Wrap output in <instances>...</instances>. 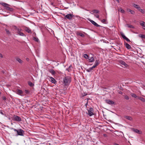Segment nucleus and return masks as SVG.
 <instances>
[{
	"label": "nucleus",
	"instance_id": "f704fd0d",
	"mask_svg": "<svg viewBox=\"0 0 145 145\" xmlns=\"http://www.w3.org/2000/svg\"><path fill=\"white\" fill-rule=\"evenodd\" d=\"M33 39L35 41L38 42V41H39V39H38L36 37H33Z\"/></svg>",
	"mask_w": 145,
	"mask_h": 145
},
{
	"label": "nucleus",
	"instance_id": "423d86ee",
	"mask_svg": "<svg viewBox=\"0 0 145 145\" xmlns=\"http://www.w3.org/2000/svg\"><path fill=\"white\" fill-rule=\"evenodd\" d=\"M105 101L106 103L110 105L114 104V101L110 99H106Z\"/></svg>",
	"mask_w": 145,
	"mask_h": 145
},
{
	"label": "nucleus",
	"instance_id": "052dcab7",
	"mask_svg": "<svg viewBox=\"0 0 145 145\" xmlns=\"http://www.w3.org/2000/svg\"><path fill=\"white\" fill-rule=\"evenodd\" d=\"M1 92L0 91V95H1Z\"/></svg>",
	"mask_w": 145,
	"mask_h": 145
},
{
	"label": "nucleus",
	"instance_id": "13d9d810",
	"mask_svg": "<svg viewBox=\"0 0 145 145\" xmlns=\"http://www.w3.org/2000/svg\"><path fill=\"white\" fill-rule=\"evenodd\" d=\"M26 59L27 60H29V59L28 58H26Z\"/></svg>",
	"mask_w": 145,
	"mask_h": 145
},
{
	"label": "nucleus",
	"instance_id": "bb28decb",
	"mask_svg": "<svg viewBox=\"0 0 145 145\" xmlns=\"http://www.w3.org/2000/svg\"><path fill=\"white\" fill-rule=\"evenodd\" d=\"M99 64V60H96L95 63L94 64L96 66H97Z\"/></svg>",
	"mask_w": 145,
	"mask_h": 145
},
{
	"label": "nucleus",
	"instance_id": "6e6552de",
	"mask_svg": "<svg viewBox=\"0 0 145 145\" xmlns=\"http://www.w3.org/2000/svg\"><path fill=\"white\" fill-rule=\"evenodd\" d=\"M121 35L122 37L124 39L126 40L128 42H130V40L128 39L127 37L124 34L121 33Z\"/></svg>",
	"mask_w": 145,
	"mask_h": 145
},
{
	"label": "nucleus",
	"instance_id": "dca6fc26",
	"mask_svg": "<svg viewBox=\"0 0 145 145\" xmlns=\"http://www.w3.org/2000/svg\"><path fill=\"white\" fill-rule=\"evenodd\" d=\"M133 131L137 133H138L139 134H141V132L139 130H138V129H133Z\"/></svg>",
	"mask_w": 145,
	"mask_h": 145
},
{
	"label": "nucleus",
	"instance_id": "f3484780",
	"mask_svg": "<svg viewBox=\"0 0 145 145\" xmlns=\"http://www.w3.org/2000/svg\"><path fill=\"white\" fill-rule=\"evenodd\" d=\"M49 72L52 74V75H54L56 74V72L53 69H50L49 70Z\"/></svg>",
	"mask_w": 145,
	"mask_h": 145
},
{
	"label": "nucleus",
	"instance_id": "a211bd4d",
	"mask_svg": "<svg viewBox=\"0 0 145 145\" xmlns=\"http://www.w3.org/2000/svg\"><path fill=\"white\" fill-rule=\"evenodd\" d=\"M89 61L90 62H92L94 61V59L93 57H91L90 58H88Z\"/></svg>",
	"mask_w": 145,
	"mask_h": 145
},
{
	"label": "nucleus",
	"instance_id": "5701e85b",
	"mask_svg": "<svg viewBox=\"0 0 145 145\" xmlns=\"http://www.w3.org/2000/svg\"><path fill=\"white\" fill-rule=\"evenodd\" d=\"M91 12H93V13H97L99 12V11L98 10L94 9L92 10Z\"/></svg>",
	"mask_w": 145,
	"mask_h": 145
},
{
	"label": "nucleus",
	"instance_id": "c03bdc74",
	"mask_svg": "<svg viewBox=\"0 0 145 145\" xmlns=\"http://www.w3.org/2000/svg\"><path fill=\"white\" fill-rule=\"evenodd\" d=\"M16 29L18 31V32H20V31H21V29H19V28H17Z\"/></svg>",
	"mask_w": 145,
	"mask_h": 145
},
{
	"label": "nucleus",
	"instance_id": "37998d69",
	"mask_svg": "<svg viewBox=\"0 0 145 145\" xmlns=\"http://www.w3.org/2000/svg\"><path fill=\"white\" fill-rule=\"evenodd\" d=\"M86 71L88 72H90L91 71V70H90L89 68L88 69L86 70Z\"/></svg>",
	"mask_w": 145,
	"mask_h": 145
},
{
	"label": "nucleus",
	"instance_id": "1a4fd4ad",
	"mask_svg": "<svg viewBox=\"0 0 145 145\" xmlns=\"http://www.w3.org/2000/svg\"><path fill=\"white\" fill-rule=\"evenodd\" d=\"M89 20L95 26L97 27H100V25H98L95 22L93 21V20H91V19H89Z\"/></svg>",
	"mask_w": 145,
	"mask_h": 145
},
{
	"label": "nucleus",
	"instance_id": "c9c22d12",
	"mask_svg": "<svg viewBox=\"0 0 145 145\" xmlns=\"http://www.w3.org/2000/svg\"><path fill=\"white\" fill-rule=\"evenodd\" d=\"M124 98H125V99L127 100H128L129 99V96L127 95H126L125 96Z\"/></svg>",
	"mask_w": 145,
	"mask_h": 145
},
{
	"label": "nucleus",
	"instance_id": "f03ea898",
	"mask_svg": "<svg viewBox=\"0 0 145 145\" xmlns=\"http://www.w3.org/2000/svg\"><path fill=\"white\" fill-rule=\"evenodd\" d=\"M63 15L64 16V19L65 20L68 19L69 20H71L74 16V15L72 14H67L66 15L64 14Z\"/></svg>",
	"mask_w": 145,
	"mask_h": 145
},
{
	"label": "nucleus",
	"instance_id": "412c9836",
	"mask_svg": "<svg viewBox=\"0 0 145 145\" xmlns=\"http://www.w3.org/2000/svg\"><path fill=\"white\" fill-rule=\"evenodd\" d=\"M124 117L125 118H126L129 120H132V117H131L129 116H125Z\"/></svg>",
	"mask_w": 145,
	"mask_h": 145
},
{
	"label": "nucleus",
	"instance_id": "72a5a7b5",
	"mask_svg": "<svg viewBox=\"0 0 145 145\" xmlns=\"http://www.w3.org/2000/svg\"><path fill=\"white\" fill-rule=\"evenodd\" d=\"M84 57L86 59H88L89 56L87 54H85L84 55Z\"/></svg>",
	"mask_w": 145,
	"mask_h": 145
},
{
	"label": "nucleus",
	"instance_id": "0eeeda50",
	"mask_svg": "<svg viewBox=\"0 0 145 145\" xmlns=\"http://www.w3.org/2000/svg\"><path fill=\"white\" fill-rule=\"evenodd\" d=\"M119 62L120 64L124 65L125 67H127L128 66V65L123 60H120L119 61Z\"/></svg>",
	"mask_w": 145,
	"mask_h": 145
},
{
	"label": "nucleus",
	"instance_id": "09e8293b",
	"mask_svg": "<svg viewBox=\"0 0 145 145\" xmlns=\"http://www.w3.org/2000/svg\"><path fill=\"white\" fill-rule=\"evenodd\" d=\"M97 66H96V65H95V64H94V65L93 66V67L95 68Z\"/></svg>",
	"mask_w": 145,
	"mask_h": 145
},
{
	"label": "nucleus",
	"instance_id": "c85d7f7f",
	"mask_svg": "<svg viewBox=\"0 0 145 145\" xmlns=\"http://www.w3.org/2000/svg\"><path fill=\"white\" fill-rule=\"evenodd\" d=\"M18 33L20 36H25L24 34L23 33L21 32V31H20V32H19V31L18 32Z\"/></svg>",
	"mask_w": 145,
	"mask_h": 145
},
{
	"label": "nucleus",
	"instance_id": "9d476101",
	"mask_svg": "<svg viewBox=\"0 0 145 145\" xmlns=\"http://www.w3.org/2000/svg\"><path fill=\"white\" fill-rule=\"evenodd\" d=\"M17 94L21 96H23L24 95V94L23 91L20 89L17 90Z\"/></svg>",
	"mask_w": 145,
	"mask_h": 145
},
{
	"label": "nucleus",
	"instance_id": "680f3d73",
	"mask_svg": "<svg viewBox=\"0 0 145 145\" xmlns=\"http://www.w3.org/2000/svg\"><path fill=\"white\" fill-rule=\"evenodd\" d=\"M90 57H89V58H90Z\"/></svg>",
	"mask_w": 145,
	"mask_h": 145
},
{
	"label": "nucleus",
	"instance_id": "49530a36",
	"mask_svg": "<svg viewBox=\"0 0 145 145\" xmlns=\"http://www.w3.org/2000/svg\"><path fill=\"white\" fill-rule=\"evenodd\" d=\"M94 68L92 66V67L89 68V69L91 70V71H92Z\"/></svg>",
	"mask_w": 145,
	"mask_h": 145
},
{
	"label": "nucleus",
	"instance_id": "f8f14e48",
	"mask_svg": "<svg viewBox=\"0 0 145 145\" xmlns=\"http://www.w3.org/2000/svg\"><path fill=\"white\" fill-rule=\"evenodd\" d=\"M0 4L2 6L5 7V8H6V7H7L8 6L10 5H9L3 2H0Z\"/></svg>",
	"mask_w": 145,
	"mask_h": 145
},
{
	"label": "nucleus",
	"instance_id": "4be33fe9",
	"mask_svg": "<svg viewBox=\"0 0 145 145\" xmlns=\"http://www.w3.org/2000/svg\"><path fill=\"white\" fill-rule=\"evenodd\" d=\"M128 10H129V12L131 13L132 14H134L135 13V12L133 10H131L129 8H128L127 9V11H128Z\"/></svg>",
	"mask_w": 145,
	"mask_h": 145
},
{
	"label": "nucleus",
	"instance_id": "603ef678",
	"mask_svg": "<svg viewBox=\"0 0 145 145\" xmlns=\"http://www.w3.org/2000/svg\"><path fill=\"white\" fill-rule=\"evenodd\" d=\"M114 145H119V144H117V143H114Z\"/></svg>",
	"mask_w": 145,
	"mask_h": 145
},
{
	"label": "nucleus",
	"instance_id": "aec40b11",
	"mask_svg": "<svg viewBox=\"0 0 145 145\" xmlns=\"http://www.w3.org/2000/svg\"><path fill=\"white\" fill-rule=\"evenodd\" d=\"M131 95L133 97H135V98H137L138 99V97H138L137 95L135 93H131Z\"/></svg>",
	"mask_w": 145,
	"mask_h": 145
},
{
	"label": "nucleus",
	"instance_id": "9b49d317",
	"mask_svg": "<svg viewBox=\"0 0 145 145\" xmlns=\"http://www.w3.org/2000/svg\"><path fill=\"white\" fill-rule=\"evenodd\" d=\"M24 29L28 33H31V31L29 28L25 27H24Z\"/></svg>",
	"mask_w": 145,
	"mask_h": 145
},
{
	"label": "nucleus",
	"instance_id": "de8ad7c7",
	"mask_svg": "<svg viewBox=\"0 0 145 145\" xmlns=\"http://www.w3.org/2000/svg\"><path fill=\"white\" fill-rule=\"evenodd\" d=\"M0 57L1 58H3V57L1 53H0Z\"/></svg>",
	"mask_w": 145,
	"mask_h": 145
},
{
	"label": "nucleus",
	"instance_id": "8fccbe9b",
	"mask_svg": "<svg viewBox=\"0 0 145 145\" xmlns=\"http://www.w3.org/2000/svg\"><path fill=\"white\" fill-rule=\"evenodd\" d=\"M87 95V94H85V93H84V94L82 95V96L83 97H84V96L86 95Z\"/></svg>",
	"mask_w": 145,
	"mask_h": 145
},
{
	"label": "nucleus",
	"instance_id": "39448f33",
	"mask_svg": "<svg viewBox=\"0 0 145 145\" xmlns=\"http://www.w3.org/2000/svg\"><path fill=\"white\" fill-rule=\"evenodd\" d=\"M13 120L14 121H21V119L20 117L17 116H14L13 118Z\"/></svg>",
	"mask_w": 145,
	"mask_h": 145
},
{
	"label": "nucleus",
	"instance_id": "a18cd8bd",
	"mask_svg": "<svg viewBox=\"0 0 145 145\" xmlns=\"http://www.w3.org/2000/svg\"><path fill=\"white\" fill-rule=\"evenodd\" d=\"M6 31L7 32V33H8V34H9V33H10L9 32V31L7 29H6Z\"/></svg>",
	"mask_w": 145,
	"mask_h": 145
},
{
	"label": "nucleus",
	"instance_id": "cd10ccee",
	"mask_svg": "<svg viewBox=\"0 0 145 145\" xmlns=\"http://www.w3.org/2000/svg\"><path fill=\"white\" fill-rule=\"evenodd\" d=\"M126 25L128 27L134 28L135 27L129 24H127Z\"/></svg>",
	"mask_w": 145,
	"mask_h": 145
},
{
	"label": "nucleus",
	"instance_id": "e433bc0d",
	"mask_svg": "<svg viewBox=\"0 0 145 145\" xmlns=\"http://www.w3.org/2000/svg\"><path fill=\"white\" fill-rule=\"evenodd\" d=\"M10 129H12L14 131H16L17 133V132L18 131V130H17L16 129H14L13 128H10Z\"/></svg>",
	"mask_w": 145,
	"mask_h": 145
},
{
	"label": "nucleus",
	"instance_id": "79ce46f5",
	"mask_svg": "<svg viewBox=\"0 0 145 145\" xmlns=\"http://www.w3.org/2000/svg\"><path fill=\"white\" fill-rule=\"evenodd\" d=\"M120 11L121 13H124L125 12V11L123 9H121L120 10Z\"/></svg>",
	"mask_w": 145,
	"mask_h": 145
},
{
	"label": "nucleus",
	"instance_id": "393cba45",
	"mask_svg": "<svg viewBox=\"0 0 145 145\" xmlns=\"http://www.w3.org/2000/svg\"><path fill=\"white\" fill-rule=\"evenodd\" d=\"M133 5L134 7L138 10L139 9L138 8L140 7L138 6V5L136 4H133Z\"/></svg>",
	"mask_w": 145,
	"mask_h": 145
},
{
	"label": "nucleus",
	"instance_id": "864d4df0",
	"mask_svg": "<svg viewBox=\"0 0 145 145\" xmlns=\"http://www.w3.org/2000/svg\"><path fill=\"white\" fill-rule=\"evenodd\" d=\"M0 113H1V114H2V115H4V114H3V113L2 112H0Z\"/></svg>",
	"mask_w": 145,
	"mask_h": 145
},
{
	"label": "nucleus",
	"instance_id": "20e7f679",
	"mask_svg": "<svg viewBox=\"0 0 145 145\" xmlns=\"http://www.w3.org/2000/svg\"><path fill=\"white\" fill-rule=\"evenodd\" d=\"M24 131L22 129H18L17 132V135H18L23 136L24 135Z\"/></svg>",
	"mask_w": 145,
	"mask_h": 145
},
{
	"label": "nucleus",
	"instance_id": "6ab92c4d",
	"mask_svg": "<svg viewBox=\"0 0 145 145\" xmlns=\"http://www.w3.org/2000/svg\"><path fill=\"white\" fill-rule=\"evenodd\" d=\"M138 99H139L143 102H145V99L143 97H138Z\"/></svg>",
	"mask_w": 145,
	"mask_h": 145
},
{
	"label": "nucleus",
	"instance_id": "7ed1b4c3",
	"mask_svg": "<svg viewBox=\"0 0 145 145\" xmlns=\"http://www.w3.org/2000/svg\"><path fill=\"white\" fill-rule=\"evenodd\" d=\"M87 110L88 112V114L89 116H91L92 115H94V114L93 113V109L92 108H90L89 109H88Z\"/></svg>",
	"mask_w": 145,
	"mask_h": 145
},
{
	"label": "nucleus",
	"instance_id": "2f4dec72",
	"mask_svg": "<svg viewBox=\"0 0 145 145\" xmlns=\"http://www.w3.org/2000/svg\"><path fill=\"white\" fill-rule=\"evenodd\" d=\"M139 37H141L142 38H145V35L142 34H140L138 35Z\"/></svg>",
	"mask_w": 145,
	"mask_h": 145
},
{
	"label": "nucleus",
	"instance_id": "3c124183",
	"mask_svg": "<svg viewBox=\"0 0 145 145\" xmlns=\"http://www.w3.org/2000/svg\"><path fill=\"white\" fill-rule=\"evenodd\" d=\"M88 105V102H87V103H86V105H85V106H86V107H87V105Z\"/></svg>",
	"mask_w": 145,
	"mask_h": 145
},
{
	"label": "nucleus",
	"instance_id": "a878e982",
	"mask_svg": "<svg viewBox=\"0 0 145 145\" xmlns=\"http://www.w3.org/2000/svg\"><path fill=\"white\" fill-rule=\"evenodd\" d=\"M16 60L20 63H22L23 62V61L19 58H17Z\"/></svg>",
	"mask_w": 145,
	"mask_h": 145
},
{
	"label": "nucleus",
	"instance_id": "bf43d9fd",
	"mask_svg": "<svg viewBox=\"0 0 145 145\" xmlns=\"http://www.w3.org/2000/svg\"><path fill=\"white\" fill-rule=\"evenodd\" d=\"M72 66H70L69 68H71V67Z\"/></svg>",
	"mask_w": 145,
	"mask_h": 145
},
{
	"label": "nucleus",
	"instance_id": "2eb2a0df",
	"mask_svg": "<svg viewBox=\"0 0 145 145\" xmlns=\"http://www.w3.org/2000/svg\"><path fill=\"white\" fill-rule=\"evenodd\" d=\"M5 9L6 10L9 11L10 12H12L14 10V9L12 8H11L8 6L7 7H6V8H5Z\"/></svg>",
	"mask_w": 145,
	"mask_h": 145
},
{
	"label": "nucleus",
	"instance_id": "a19ab883",
	"mask_svg": "<svg viewBox=\"0 0 145 145\" xmlns=\"http://www.w3.org/2000/svg\"><path fill=\"white\" fill-rule=\"evenodd\" d=\"M25 92L26 94H28L29 93V91L28 90L26 89L25 90Z\"/></svg>",
	"mask_w": 145,
	"mask_h": 145
},
{
	"label": "nucleus",
	"instance_id": "6e6d98bb",
	"mask_svg": "<svg viewBox=\"0 0 145 145\" xmlns=\"http://www.w3.org/2000/svg\"><path fill=\"white\" fill-rule=\"evenodd\" d=\"M2 72L3 73H5V72L4 71H3Z\"/></svg>",
	"mask_w": 145,
	"mask_h": 145
},
{
	"label": "nucleus",
	"instance_id": "4468645a",
	"mask_svg": "<svg viewBox=\"0 0 145 145\" xmlns=\"http://www.w3.org/2000/svg\"><path fill=\"white\" fill-rule=\"evenodd\" d=\"M50 79H51V82L53 83L56 84L57 82L56 80L52 77H50Z\"/></svg>",
	"mask_w": 145,
	"mask_h": 145
},
{
	"label": "nucleus",
	"instance_id": "4d7b16f0",
	"mask_svg": "<svg viewBox=\"0 0 145 145\" xmlns=\"http://www.w3.org/2000/svg\"><path fill=\"white\" fill-rule=\"evenodd\" d=\"M143 29H144L145 30V26H144L143 27Z\"/></svg>",
	"mask_w": 145,
	"mask_h": 145
},
{
	"label": "nucleus",
	"instance_id": "7c9ffc66",
	"mask_svg": "<svg viewBox=\"0 0 145 145\" xmlns=\"http://www.w3.org/2000/svg\"><path fill=\"white\" fill-rule=\"evenodd\" d=\"M78 35L82 37H84L85 36L84 35L83 33H78Z\"/></svg>",
	"mask_w": 145,
	"mask_h": 145
},
{
	"label": "nucleus",
	"instance_id": "c756f323",
	"mask_svg": "<svg viewBox=\"0 0 145 145\" xmlns=\"http://www.w3.org/2000/svg\"><path fill=\"white\" fill-rule=\"evenodd\" d=\"M138 8L139 9L138 10L140 12L142 13L143 14H144V13L145 11L141 9L140 8V7L139 8Z\"/></svg>",
	"mask_w": 145,
	"mask_h": 145
},
{
	"label": "nucleus",
	"instance_id": "b1692460",
	"mask_svg": "<svg viewBox=\"0 0 145 145\" xmlns=\"http://www.w3.org/2000/svg\"><path fill=\"white\" fill-rule=\"evenodd\" d=\"M140 25L142 26V27H143L144 26H145V22H144L143 21H141L140 22Z\"/></svg>",
	"mask_w": 145,
	"mask_h": 145
},
{
	"label": "nucleus",
	"instance_id": "58836bf2",
	"mask_svg": "<svg viewBox=\"0 0 145 145\" xmlns=\"http://www.w3.org/2000/svg\"><path fill=\"white\" fill-rule=\"evenodd\" d=\"M94 16L97 18H99V16L98 14H94Z\"/></svg>",
	"mask_w": 145,
	"mask_h": 145
},
{
	"label": "nucleus",
	"instance_id": "473e14b6",
	"mask_svg": "<svg viewBox=\"0 0 145 145\" xmlns=\"http://www.w3.org/2000/svg\"><path fill=\"white\" fill-rule=\"evenodd\" d=\"M101 22L102 23L106 24L107 23L106 20L104 19L101 20Z\"/></svg>",
	"mask_w": 145,
	"mask_h": 145
},
{
	"label": "nucleus",
	"instance_id": "5fc2aeb1",
	"mask_svg": "<svg viewBox=\"0 0 145 145\" xmlns=\"http://www.w3.org/2000/svg\"><path fill=\"white\" fill-rule=\"evenodd\" d=\"M119 93H120V94H123V93H122V92H121V91Z\"/></svg>",
	"mask_w": 145,
	"mask_h": 145
},
{
	"label": "nucleus",
	"instance_id": "4c0bfd02",
	"mask_svg": "<svg viewBox=\"0 0 145 145\" xmlns=\"http://www.w3.org/2000/svg\"><path fill=\"white\" fill-rule=\"evenodd\" d=\"M29 85L30 86H33V84L31 82H29L28 83Z\"/></svg>",
	"mask_w": 145,
	"mask_h": 145
},
{
	"label": "nucleus",
	"instance_id": "ea45409f",
	"mask_svg": "<svg viewBox=\"0 0 145 145\" xmlns=\"http://www.w3.org/2000/svg\"><path fill=\"white\" fill-rule=\"evenodd\" d=\"M2 98L4 100V101H5L7 99V98H6L5 97V96H3L2 97Z\"/></svg>",
	"mask_w": 145,
	"mask_h": 145
},
{
	"label": "nucleus",
	"instance_id": "f257e3e1",
	"mask_svg": "<svg viewBox=\"0 0 145 145\" xmlns=\"http://www.w3.org/2000/svg\"><path fill=\"white\" fill-rule=\"evenodd\" d=\"M71 81V77L70 76H66L63 78V83L65 86H68Z\"/></svg>",
	"mask_w": 145,
	"mask_h": 145
},
{
	"label": "nucleus",
	"instance_id": "ddd939ff",
	"mask_svg": "<svg viewBox=\"0 0 145 145\" xmlns=\"http://www.w3.org/2000/svg\"><path fill=\"white\" fill-rule=\"evenodd\" d=\"M124 45L125 46V47L127 49H130L131 48V47L130 45L127 43L125 42H124Z\"/></svg>",
	"mask_w": 145,
	"mask_h": 145
}]
</instances>
